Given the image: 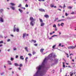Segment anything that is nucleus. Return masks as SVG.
<instances>
[{
  "mask_svg": "<svg viewBox=\"0 0 76 76\" xmlns=\"http://www.w3.org/2000/svg\"><path fill=\"white\" fill-rule=\"evenodd\" d=\"M28 56H32V55L30 53L28 54Z\"/></svg>",
  "mask_w": 76,
  "mask_h": 76,
  "instance_id": "obj_38",
  "label": "nucleus"
},
{
  "mask_svg": "<svg viewBox=\"0 0 76 76\" xmlns=\"http://www.w3.org/2000/svg\"><path fill=\"white\" fill-rule=\"evenodd\" d=\"M22 6V5H21V4H20V5L18 6V7H20Z\"/></svg>",
  "mask_w": 76,
  "mask_h": 76,
  "instance_id": "obj_36",
  "label": "nucleus"
},
{
  "mask_svg": "<svg viewBox=\"0 0 76 76\" xmlns=\"http://www.w3.org/2000/svg\"><path fill=\"white\" fill-rule=\"evenodd\" d=\"M52 57H53V54H50V55H49L48 57L49 58H50Z\"/></svg>",
  "mask_w": 76,
  "mask_h": 76,
  "instance_id": "obj_10",
  "label": "nucleus"
},
{
  "mask_svg": "<svg viewBox=\"0 0 76 76\" xmlns=\"http://www.w3.org/2000/svg\"><path fill=\"white\" fill-rule=\"evenodd\" d=\"M0 12H1V13H2V12H3V9H1L0 10Z\"/></svg>",
  "mask_w": 76,
  "mask_h": 76,
  "instance_id": "obj_26",
  "label": "nucleus"
},
{
  "mask_svg": "<svg viewBox=\"0 0 76 76\" xmlns=\"http://www.w3.org/2000/svg\"><path fill=\"white\" fill-rule=\"evenodd\" d=\"M27 59H28V58L27 57H26V61H27Z\"/></svg>",
  "mask_w": 76,
  "mask_h": 76,
  "instance_id": "obj_35",
  "label": "nucleus"
},
{
  "mask_svg": "<svg viewBox=\"0 0 76 76\" xmlns=\"http://www.w3.org/2000/svg\"><path fill=\"white\" fill-rule=\"evenodd\" d=\"M15 26H16V25H15L14 26V28L13 29V32H15L16 31V28H15Z\"/></svg>",
  "mask_w": 76,
  "mask_h": 76,
  "instance_id": "obj_15",
  "label": "nucleus"
},
{
  "mask_svg": "<svg viewBox=\"0 0 76 76\" xmlns=\"http://www.w3.org/2000/svg\"><path fill=\"white\" fill-rule=\"evenodd\" d=\"M63 67H64H64H66V66H65V65H64V63L63 62Z\"/></svg>",
  "mask_w": 76,
  "mask_h": 76,
  "instance_id": "obj_22",
  "label": "nucleus"
},
{
  "mask_svg": "<svg viewBox=\"0 0 76 76\" xmlns=\"http://www.w3.org/2000/svg\"><path fill=\"white\" fill-rule=\"evenodd\" d=\"M25 49L26 51L27 52H28V47H25Z\"/></svg>",
  "mask_w": 76,
  "mask_h": 76,
  "instance_id": "obj_11",
  "label": "nucleus"
},
{
  "mask_svg": "<svg viewBox=\"0 0 76 76\" xmlns=\"http://www.w3.org/2000/svg\"><path fill=\"white\" fill-rule=\"evenodd\" d=\"M2 43H3V41H0V44H2Z\"/></svg>",
  "mask_w": 76,
  "mask_h": 76,
  "instance_id": "obj_42",
  "label": "nucleus"
},
{
  "mask_svg": "<svg viewBox=\"0 0 76 76\" xmlns=\"http://www.w3.org/2000/svg\"><path fill=\"white\" fill-rule=\"evenodd\" d=\"M18 69H19V70H21L20 67L18 68Z\"/></svg>",
  "mask_w": 76,
  "mask_h": 76,
  "instance_id": "obj_47",
  "label": "nucleus"
},
{
  "mask_svg": "<svg viewBox=\"0 0 76 76\" xmlns=\"http://www.w3.org/2000/svg\"><path fill=\"white\" fill-rule=\"evenodd\" d=\"M16 31H17V32H19V30L18 29V28H16Z\"/></svg>",
  "mask_w": 76,
  "mask_h": 76,
  "instance_id": "obj_28",
  "label": "nucleus"
},
{
  "mask_svg": "<svg viewBox=\"0 0 76 76\" xmlns=\"http://www.w3.org/2000/svg\"><path fill=\"white\" fill-rule=\"evenodd\" d=\"M8 51H10V49H8L7 50Z\"/></svg>",
  "mask_w": 76,
  "mask_h": 76,
  "instance_id": "obj_64",
  "label": "nucleus"
},
{
  "mask_svg": "<svg viewBox=\"0 0 76 76\" xmlns=\"http://www.w3.org/2000/svg\"><path fill=\"white\" fill-rule=\"evenodd\" d=\"M16 50V48H13V50Z\"/></svg>",
  "mask_w": 76,
  "mask_h": 76,
  "instance_id": "obj_45",
  "label": "nucleus"
},
{
  "mask_svg": "<svg viewBox=\"0 0 76 76\" xmlns=\"http://www.w3.org/2000/svg\"><path fill=\"white\" fill-rule=\"evenodd\" d=\"M39 10L40 12H45V10L44 9H39Z\"/></svg>",
  "mask_w": 76,
  "mask_h": 76,
  "instance_id": "obj_5",
  "label": "nucleus"
},
{
  "mask_svg": "<svg viewBox=\"0 0 76 76\" xmlns=\"http://www.w3.org/2000/svg\"><path fill=\"white\" fill-rule=\"evenodd\" d=\"M3 46V45L2 44H0V47H2Z\"/></svg>",
  "mask_w": 76,
  "mask_h": 76,
  "instance_id": "obj_51",
  "label": "nucleus"
},
{
  "mask_svg": "<svg viewBox=\"0 0 76 76\" xmlns=\"http://www.w3.org/2000/svg\"><path fill=\"white\" fill-rule=\"evenodd\" d=\"M4 74V72H2V73L1 74V75H3Z\"/></svg>",
  "mask_w": 76,
  "mask_h": 76,
  "instance_id": "obj_50",
  "label": "nucleus"
},
{
  "mask_svg": "<svg viewBox=\"0 0 76 76\" xmlns=\"http://www.w3.org/2000/svg\"><path fill=\"white\" fill-rule=\"evenodd\" d=\"M44 50V49H41L40 50V52L41 53H43V51Z\"/></svg>",
  "mask_w": 76,
  "mask_h": 76,
  "instance_id": "obj_12",
  "label": "nucleus"
},
{
  "mask_svg": "<svg viewBox=\"0 0 76 76\" xmlns=\"http://www.w3.org/2000/svg\"><path fill=\"white\" fill-rule=\"evenodd\" d=\"M55 31H57V28H55Z\"/></svg>",
  "mask_w": 76,
  "mask_h": 76,
  "instance_id": "obj_55",
  "label": "nucleus"
},
{
  "mask_svg": "<svg viewBox=\"0 0 76 76\" xmlns=\"http://www.w3.org/2000/svg\"><path fill=\"white\" fill-rule=\"evenodd\" d=\"M20 58L21 60H24V58L23 57V56H20Z\"/></svg>",
  "mask_w": 76,
  "mask_h": 76,
  "instance_id": "obj_13",
  "label": "nucleus"
},
{
  "mask_svg": "<svg viewBox=\"0 0 76 76\" xmlns=\"http://www.w3.org/2000/svg\"><path fill=\"white\" fill-rule=\"evenodd\" d=\"M25 7H28V4H26L25 5Z\"/></svg>",
  "mask_w": 76,
  "mask_h": 76,
  "instance_id": "obj_32",
  "label": "nucleus"
},
{
  "mask_svg": "<svg viewBox=\"0 0 76 76\" xmlns=\"http://www.w3.org/2000/svg\"><path fill=\"white\" fill-rule=\"evenodd\" d=\"M10 41V40L9 39H8L7 40V42H9Z\"/></svg>",
  "mask_w": 76,
  "mask_h": 76,
  "instance_id": "obj_40",
  "label": "nucleus"
},
{
  "mask_svg": "<svg viewBox=\"0 0 76 76\" xmlns=\"http://www.w3.org/2000/svg\"><path fill=\"white\" fill-rule=\"evenodd\" d=\"M23 9H24V10H25V7H23V8H22Z\"/></svg>",
  "mask_w": 76,
  "mask_h": 76,
  "instance_id": "obj_60",
  "label": "nucleus"
},
{
  "mask_svg": "<svg viewBox=\"0 0 76 76\" xmlns=\"http://www.w3.org/2000/svg\"><path fill=\"white\" fill-rule=\"evenodd\" d=\"M67 15H68L67 14V13H65V16H67Z\"/></svg>",
  "mask_w": 76,
  "mask_h": 76,
  "instance_id": "obj_44",
  "label": "nucleus"
},
{
  "mask_svg": "<svg viewBox=\"0 0 76 76\" xmlns=\"http://www.w3.org/2000/svg\"><path fill=\"white\" fill-rule=\"evenodd\" d=\"M46 60H47V59L46 58H45L43 61V62L42 63V65L39 66L37 67V68L38 69V71H37V73H38L39 71V70H41V68L42 67V66H44V64L45 63V61H46Z\"/></svg>",
  "mask_w": 76,
  "mask_h": 76,
  "instance_id": "obj_1",
  "label": "nucleus"
},
{
  "mask_svg": "<svg viewBox=\"0 0 76 76\" xmlns=\"http://www.w3.org/2000/svg\"><path fill=\"white\" fill-rule=\"evenodd\" d=\"M10 8H11L12 10H15V8L13 6H11Z\"/></svg>",
  "mask_w": 76,
  "mask_h": 76,
  "instance_id": "obj_8",
  "label": "nucleus"
},
{
  "mask_svg": "<svg viewBox=\"0 0 76 76\" xmlns=\"http://www.w3.org/2000/svg\"><path fill=\"white\" fill-rule=\"evenodd\" d=\"M34 42V43H36V40H34L33 39L31 40V42Z\"/></svg>",
  "mask_w": 76,
  "mask_h": 76,
  "instance_id": "obj_14",
  "label": "nucleus"
},
{
  "mask_svg": "<svg viewBox=\"0 0 76 76\" xmlns=\"http://www.w3.org/2000/svg\"><path fill=\"white\" fill-rule=\"evenodd\" d=\"M59 47H60L61 46V43H60L58 45Z\"/></svg>",
  "mask_w": 76,
  "mask_h": 76,
  "instance_id": "obj_46",
  "label": "nucleus"
},
{
  "mask_svg": "<svg viewBox=\"0 0 76 76\" xmlns=\"http://www.w3.org/2000/svg\"><path fill=\"white\" fill-rule=\"evenodd\" d=\"M0 21L1 22H3L4 21L2 18L0 17Z\"/></svg>",
  "mask_w": 76,
  "mask_h": 76,
  "instance_id": "obj_6",
  "label": "nucleus"
},
{
  "mask_svg": "<svg viewBox=\"0 0 76 76\" xmlns=\"http://www.w3.org/2000/svg\"><path fill=\"white\" fill-rule=\"evenodd\" d=\"M62 25H64V23H61V26H63Z\"/></svg>",
  "mask_w": 76,
  "mask_h": 76,
  "instance_id": "obj_39",
  "label": "nucleus"
},
{
  "mask_svg": "<svg viewBox=\"0 0 76 76\" xmlns=\"http://www.w3.org/2000/svg\"><path fill=\"white\" fill-rule=\"evenodd\" d=\"M64 20V19H62V20H58V21H57V22H61V21H63Z\"/></svg>",
  "mask_w": 76,
  "mask_h": 76,
  "instance_id": "obj_25",
  "label": "nucleus"
},
{
  "mask_svg": "<svg viewBox=\"0 0 76 76\" xmlns=\"http://www.w3.org/2000/svg\"><path fill=\"white\" fill-rule=\"evenodd\" d=\"M18 56L17 55L16 56V58H18Z\"/></svg>",
  "mask_w": 76,
  "mask_h": 76,
  "instance_id": "obj_56",
  "label": "nucleus"
},
{
  "mask_svg": "<svg viewBox=\"0 0 76 76\" xmlns=\"http://www.w3.org/2000/svg\"><path fill=\"white\" fill-rule=\"evenodd\" d=\"M44 17H45V18H49V16L48 15H44Z\"/></svg>",
  "mask_w": 76,
  "mask_h": 76,
  "instance_id": "obj_9",
  "label": "nucleus"
},
{
  "mask_svg": "<svg viewBox=\"0 0 76 76\" xmlns=\"http://www.w3.org/2000/svg\"><path fill=\"white\" fill-rule=\"evenodd\" d=\"M23 66V65H22V64H20L19 65L20 67H22Z\"/></svg>",
  "mask_w": 76,
  "mask_h": 76,
  "instance_id": "obj_30",
  "label": "nucleus"
},
{
  "mask_svg": "<svg viewBox=\"0 0 76 76\" xmlns=\"http://www.w3.org/2000/svg\"><path fill=\"white\" fill-rule=\"evenodd\" d=\"M63 7L64 9V8H65V7H66V5H65V4H64V6H63Z\"/></svg>",
  "mask_w": 76,
  "mask_h": 76,
  "instance_id": "obj_23",
  "label": "nucleus"
},
{
  "mask_svg": "<svg viewBox=\"0 0 76 76\" xmlns=\"http://www.w3.org/2000/svg\"><path fill=\"white\" fill-rule=\"evenodd\" d=\"M7 62L8 63H11V62L10 61H8Z\"/></svg>",
  "mask_w": 76,
  "mask_h": 76,
  "instance_id": "obj_49",
  "label": "nucleus"
},
{
  "mask_svg": "<svg viewBox=\"0 0 76 76\" xmlns=\"http://www.w3.org/2000/svg\"><path fill=\"white\" fill-rule=\"evenodd\" d=\"M70 73H71L70 74V76H73V72L72 73V72H70Z\"/></svg>",
  "mask_w": 76,
  "mask_h": 76,
  "instance_id": "obj_21",
  "label": "nucleus"
},
{
  "mask_svg": "<svg viewBox=\"0 0 76 76\" xmlns=\"http://www.w3.org/2000/svg\"><path fill=\"white\" fill-rule=\"evenodd\" d=\"M56 36H57V35H53L51 37L52 38L53 37H56Z\"/></svg>",
  "mask_w": 76,
  "mask_h": 76,
  "instance_id": "obj_43",
  "label": "nucleus"
},
{
  "mask_svg": "<svg viewBox=\"0 0 76 76\" xmlns=\"http://www.w3.org/2000/svg\"><path fill=\"white\" fill-rule=\"evenodd\" d=\"M30 20H31V22H32V21L33 22H34V21L35 20L34 19V18H33V17H30Z\"/></svg>",
  "mask_w": 76,
  "mask_h": 76,
  "instance_id": "obj_4",
  "label": "nucleus"
},
{
  "mask_svg": "<svg viewBox=\"0 0 76 76\" xmlns=\"http://www.w3.org/2000/svg\"><path fill=\"white\" fill-rule=\"evenodd\" d=\"M71 55H73V54H70V55H69L70 56H71Z\"/></svg>",
  "mask_w": 76,
  "mask_h": 76,
  "instance_id": "obj_61",
  "label": "nucleus"
},
{
  "mask_svg": "<svg viewBox=\"0 0 76 76\" xmlns=\"http://www.w3.org/2000/svg\"><path fill=\"white\" fill-rule=\"evenodd\" d=\"M58 10H59V11H61V10L60 9H58Z\"/></svg>",
  "mask_w": 76,
  "mask_h": 76,
  "instance_id": "obj_52",
  "label": "nucleus"
},
{
  "mask_svg": "<svg viewBox=\"0 0 76 76\" xmlns=\"http://www.w3.org/2000/svg\"><path fill=\"white\" fill-rule=\"evenodd\" d=\"M68 49H74L75 48V46H69L68 47Z\"/></svg>",
  "mask_w": 76,
  "mask_h": 76,
  "instance_id": "obj_2",
  "label": "nucleus"
},
{
  "mask_svg": "<svg viewBox=\"0 0 76 76\" xmlns=\"http://www.w3.org/2000/svg\"><path fill=\"white\" fill-rule=\"evenodd\" d=\"M34 24H35V22L32 21L30 23V25H31L32 26H34Z\"/></svg>",
  "mask_w": 76,
  "mask_h": 76,
  "instance_id": "obj_3",
  "label": "nucleus"
},
{
  "mask_svg": "<svg viewBox=\"0 0 76 76\" xmlns=\"http://www.w3.org/2000/svg\"><path fill=\"white\" fill-rule=\"evenodd\" d=\"M26 35V33H25L23 34V38H24L25 37V36Z\"/></svg>",
  "mask_w": 76,
  "mask_h": 76,
  "instance_id": "obj_7",
  "label": "nucleus"
},
{
  "mask_svg": "<svg viewBox=\"0 0 76 76\" xmlns=\"http://www.w3.org/2000/svg\"><path fill=\"white\" fill-rule=\"evenodd\" d=\"M60 7H61V8H62V6H61L60 5Z\"/></svg>",
  "mask_w": 76,
  "mask_h": 76,
  "instance_id": "obj_62",
  "label": "nucleus"
},
{
  "mask_svg": "<svg viewBox=\"0 0 76 76\" xmlns=\"http://www.w3.org/2000/svg\"><path fill=\"white\" fill-rule=\"evenodd\" d=\"M12 68H10L9 69H8V70H12Z\"/></svg>",
  "mask_w": 76,
  "mask_h": 76,
  "instance_id": "obj_58",
  "label": "nucleus"
},
{
  "mask_svg": "<svg viewBox=\"0 0 76 76\" xmlns=\"http://www.w3.org/2000/svg\"><path fill=\"white\" fill-rule=\"evenodd\" d=\"M53 27L54 28H56V25L54 24V25L53 26Z\"/></svg>",
  "mask_w": 76,
  "mask_h": 76,
  "instance_id": "obj_34",
  "label": "nucleus"
},
{
  "mask_svg": "<svg viewBox=\"0 0 76 76\" xmlns=\"http://www.w3.org/2000/svg\"><path fill=\"white\" fill-rule=\"evenodd\" d=\"M53 7L54 8H57V7H56V6H54Z\"/></svg>",
  "mask_w": 76,
  "mask_h": 76,
  "instance_id": "obj_54",
  "label": "nucleus"
},
{
  "mask_svg": "<svg viewBox=\"0 0 76 76\" xmlns=\"http://www.w3.org/2000/svg\"><path fill=\"white\" fill-rule=\"evenodd\" d=\"M18 10H19V11L21 13H22V12H23V11L22 10H21L20 9H19Z\"/></svg>",
  "mask_w": 76,
  "mask_h": 76,
  "instance_id": "obj_19",
  "label": "nucleus"
},
{
  "mask_svg": "<svg viewBox=\"0 0 76 76\" xmlns=\"http://www.w3.org/2000/svg\"><path fill=\"white\" fill-rule=\"evenodd\" d=\"M34 45H35V46H36V47H37V45H38V44H35Z\"/></svg>",
  "mask_w": 76,
  "mask_h": 76,
  "instance_id": "obj_41",
  "label": "nucleus"
},
{
  "mask_svg": "<svg viewBox=\"0 0 76 76\" xmlns=\"http://www.w3.org/2000/svg\"><path fill=\"white\" fill-rule=\"evenodd\" d=\"M26 36H28V35H29V34H26Z\"/></svg>",
  "mask_w": 76,
  "mask_h": 76,
  "instance_id": "obj_63",
  "label": "nucleus"
},
{
  "mask_svg": "<svg viewBox=\"0 0 76 76\" xmlns=\"http://www.w3.org/2000/svg\"><path fill=\"white\" fill-rule=\"evenodd\" d=\"M74 13H75L74 12H72L71 13V14H74Z\"/></svg>",
  "mask_w": 76,
  "mask_h": 76,
  "instance_id": "obj_48",
  "label": "nucleus"
},
{
  "mask_svg": "<svg viewBox=\"0 0 76 76\" xmlns=\"http://www.w3.org/2000/svg\"><path fill=\"white\" fill-rule=\"evenodd\" d=\"M56 20H58V18H57L55 19Z\"/></svg>",
  "mask_w": 76,
  "mask_h": 76,
  "instance_id": "obj_59",
  "label": "nucleus"
},
{
  "mask_svg": "<svg viewBox=\"0 0 76 76\" xmlns=\"http://www.w3.org/2000/svg\"><path fill=\"white\" fill-rule=\"evenodd\" d=\"M10 4H11V6H15V4H14V3H10Z\"/></svg>",
  "mask_w": 76,
  "mask_h": 76,
  "instance_id": "obj_16",
  "label": "nucleus"
},
{
  "mask_svg": "<svg viewBox=\"0 0 76 76\" xmlns=\"http://www.w3.org/2000/svg\"><path fill=\"white\" fill-rule=\"evenodd\" d=\"M56 57V56L55 55L53 56V57Z\"/></svg>",
  "mask_w": 76,
  "mask_h": 76,
  "instance_id": "obj_57",
  "label": "nucleus"
},
{
  "mask_svg": "<svg viewBox=\"0 0 76 76\" xmlns=\"http://www.w3.org/2000/svg\"><path fill=\"white\" fill-rule=\"evenodd\" d=\"M66 55L67 56V57L68 58V57H69V54H68V53H66Z\"/></svg>",
  "mask_w": 76,
  "mask_h": 76,
  "instance_id": "obj_29",
  "label": "nucleus"
},
{
  "mask_svg": "<svg viewBox=\"0 0 76 76\" xmlns=\"http://www.w3.org/2000/svg\"><path fill=\"white\" fill-rule=\"evenodd\" d=\"M56 45H55L53 46L52 47V48L53 49H55V48H56Z\"/></svg>",
  "mask_w": 76,
  "mask_h": 76,
  "instance_id": "obj_17",
  "label": "nucleus"
},
{
  "mask_svg": "<svg viewBox=\"0 0 76 76\" xmlns=\"http://www.w3.org/2000/svg\"><path fill=\"white\" fill-rule=\"evenodd\" d=\"M68 8L69 9H72V7H68Z\"/></svg>",
  "mask_w": 76,
  "mask_h": 76,
  "instance_id": "obj_27",
  "label": "nucleus"
},
{
  "mask_svg": "<svg viewBox=\"0 0 76 76\" xmlns=\"http://www.w3.org/2000/svg\"><path fill=\"white\" fill-rule=\"evenodd\" d=\"M10 60H11V61H13V60H14V59L12 58H11Z\"/></svg>",
  "mask_w": 76,
  "mask_h": 76,
  "instance_id": "obj_33",
  "label": "nucleus"
},
{
  "mask_svg": "<svg viewBox=\"0 0 76 76\" xmlns=\"http://www.w3.org/2000/svg\"><path fill=\"white\" fill-rule=\"evenodd\" d=\"M45 24L44 23H41L40 26H44V25Z\"/></svg>",
  "mask_w": 76,
  "mask_h": 76,
  "instance_id": "obj_18",
  "label": "nucleus"
},
{
  "mask_svg": "<svg viewBox=\"0 0 76 76\" xmlns=\"http://www.w3.org/2000/svg\"><path fill=\"white\" fill-rule=\"evenodd\" d=\"M35 53H36V52H35V51H33V55H34V54H35Z\"/></svg>",
  "mask_w": 76,
  "mask_h": 76,
  "instance_id": "obj_31",
  "label": "nucleus"
},
{
  "mask_svg": "<svg viewBox=\"0 0 76 76\" xmlns=\"http://www.w3.org/2000/svg\"><path fill=\"white\" fill-rule=\"evenodd\" d=\"M14 65L15 66H18V64L17 63H15L14 64Z\"/></svg>",
  "mask_w": 76,
  "mask_h": 76,
  "instance_id": "obj_24",
  "label": "nucleus"
},
{
  "mask_svg": "<svg viewBox=\"0 0 76 76\" xmlns=\"http://www.w3.org/2000/svg\"><path fill=\"white\" fill-rule=\"evenodd\" d=\"M50 7H54V5H51Z\"/></svg>",
  "mask_w": 76,
  "mask_h": 76,
  "instance_id": "obj_37",
  "label": "nucleus"
},
{
  "mask_svg": "<svg viewBox=\"0 0 76 76\" xmlns=\"http://www.w3.org/2000/svg\"><path fill=\"white\" fill-rule=\"evenodd\" d=\"M39 20L40 22H41L42 23V22H43V21H42V19L39 18Z\"/></svg>",
  "mask_w": 76,
  "mask_h": 76,
  "instance_id": "obj_20",
  "label": "nucleus"
},
{
  "mask_svg": "<svg viewBox=\"0 0 76 76\" xmlns=\"http://www.w3.org/2000/svg\"><path fill=\"white\" fill-rule=\"evenodd\" d=\"M8 64H10V65H12V64L11 63H9Z\"/></svg>",
  "mask_w": 76,
  "mask_h": 76,
  "instance_id": "obj_53",
  "label": "nucleus"
}]
</instances>
